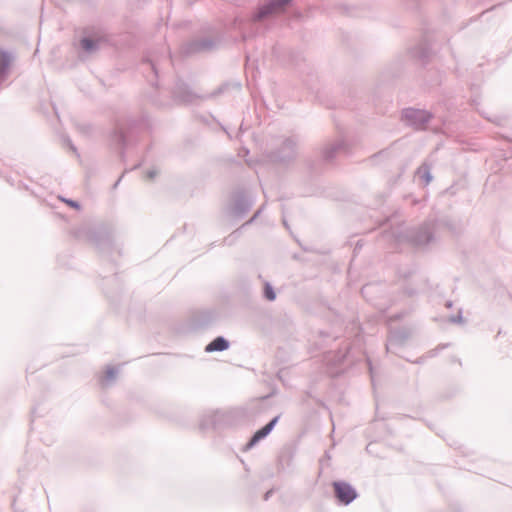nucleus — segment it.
Instances as JSON below:
<instances>
[{"label": "nucleus", "instance_id": "2", "mask_svg": "<svg viewBox=\"0 0 512 512\" xmlns=\"http://www.w3.org/2000/svg\"><path fill=\"white\" fill-rule=\"evenodd\" d=\"M290 0H273L259 12V18L281 11Z\"/></svg>", "mask_w": 512, "mask_h": 512}, {"label": "nucleus", "instance_id": "6", "mask_svg": "<svg viewBox=\"0 0 512 512\" xmlns=\"http://www.w3.org/2000/svg\"><path fill=\"white\" fill-rule=\"evenodd\" d=\"M265 297L270 301L274 300L276 297L272 287L268 284L265 286Z\"/></svg>", "mask_w": 512, "mask_h": 512}, {"label": "nucleus", "instance_id": "1", "mask_svg": "<svg viewBox=\"0 0 512 512\" xmlns=\"http://www.w3.org/2000/svg\"><path fill=\"white\" fill-rule=\"evenodd\" d=\"M333 488L337 499L343 504H349L356 497L357 493L354 488L345 482H334Z\"/></svg>", "mask_w": 512, "mask_h": 512}, {"label": "nucleus", "instance_id": "4", "mask_svg": "<svg viewBox=\"0 0 512 512\" xmlns=\"http://www.w3.org/2000/svg\"><path fill=\"white\" fill-rule=\"evenodd\" d=\"M227 348H228V342L224 338L218 337L207 345L206 351H208V352L223 351Z\"/></svg>", "mask_w": 512, "mask_h": 512}, {"label": "nucleus", "instance_id": "9", "mask_svg": "<svg viewBox=\"0 0 512 512\" xmlns=\"http://www.w3.org/2000/svg\"><path fill=\"white\" fill-rule=\"evenodd\" d=\"M415 113H416V114H419V117H422V116L424 115V112H420V111L415 112Z\"/></svg>", "mask_w": 512, "mask_h": 512}, {"label": "nucleus", "instance_id": "7", "mask_svg": "<svg viewBox=\"0 0 512 512\" xmlns=\"http://www.w3.org/2000/svg\"><path fill=\"white\" fill-rule=\"evenodd\" d=\"M81 44H82L83 49H85L87 51L91 50L95 46V43L88 38L83 39L81 41Z\"/></svg>", "mask_w": 512, "mask_h": 512}, {"label": "nucleus", "instance_id": "3", "mask_svg": "<svg viewBox=\"0 0 512 512\" xmlns=\"http://www.w3.org/2000/svg\"><path fill=\"white\" fill-rule=\"evenodd\" d=\"M277 422V418H274L272 421H270L267 425H265L262 429L258 430L253 437L251 438L250 442L248 443V447L254 446L258 441L266 437L274 427L275 423Z\"/></svg>", "mask_w": 512, "mask_h": 512}, {"label": "nucleus", "instance_id": "5", "mask_svg": "<svg viewBox=\"0 0 512 512\" xmlns=\"http://www.w3.org/2000/svg\"><path fill=\"white\" fill-rule=\"evenodd\" d=\"M9 64H10L9 55L6 52L0 50V76H3L5 74L6 70L9 67Z\"/></svg>", "mask_w": 512, "mask_h": 512}, {"label": "nucleus", "instance_id": "8", "mask_svg": "<svg viewBox=\"0 0 512 512\" xmlns=\"http://www.w3.org/2000/svg\"><path fill=\"white\" fill-rule=\"evenodd\" d=\"M66 203H67L69 206L74 207V208H78V207H79L77 203H75V202H73V201H71V200H67V201H66Z\"/></svg>", "mask_w": 512, "mask_h": 512}]
</instances>
